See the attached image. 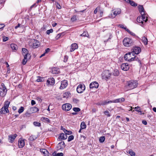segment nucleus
I'll use <instances>...</instances> for the list:
<instances>
[{
	"instance_id": "61",
	"label": "nucleus",
	"mask_w": 156,
	"mask_h": 156,
	"mask_svg": "<svg viewBox=\"0 0 156 156\" xmlns=\"http://www.w3.org/2000/svg\"><path fill=\"white\" fill-rule=\"evenodd\" d=\"M57 154L56 151H55L52 153V155L53 156H57Z\"/></svg>"
},
{
	"instance_id": "60",
	"label": "nucleus",
	"mask_w": 156,
	"mask_h": 156,
	"mask_svg": "<svg viewBox=\"0 0 156 156\" xmlns=\"http://www.w3.org/2000/svg\"><path fill=\"white\" fill-rule=\"evenodd\" d=\"M142 123L145 125H146L147 124V122L146 121L143 120L142 121Z\"/></svg>"
},
{
	"instance_id": "5",
	"label": "nucleus",
	"mask_w": 156,
	"mask_h": 156,
	"mask_svg": "<svg viewBox=\"0 0 156 156\" xmlns=\"http://www.w3.org/2000/svg\"><path fill=\"white\" fill-rule=\"evenodd\" d=\"M111 75V73L108 70H105L102 74V78L103 79L107 80L109 79Z\"/></svg>"
},
{
	"instance_id": "53",
	"label": "nucleus",
	"mask_w": 156,
	"mask_h": 156,
	"mask_svg": "<svg viewBox=\"0 0 156 156\" xmlns=\"http://www.w3.org/2000/svg\"><path fill=\"white\" fill-rule=\"evenodd\" d=\"M35 104H36V102H35V101H34V100H31V105H32L33 106Z\"/></svg>"
},
{
	"instance_id": "62",
	"label": "nucleus",
	"mask_w": 156,
	"mask_h": 156,
	"mask_svg": "<svg viewBox=\"0 0 156 156\" xmlns=\"http://www.w3.org/2000/svg\"><path fill=\"white\" fill-rule=\"evenodd\" d=\"M98 11V7L96 8L94 10V14H96Z\"/></svg>"
},
{
	"instance_id": "49",
	"label": "nucleus",
	"mask_w": 156,
	"mask_h": 156,
	"mask_svg": "<svg viewBox=\"0 0 156 156\" xmlns=\"http://www.w3.org/2000/svg\"><path fill=\"white\" fill-rule=\"evenodd\" d=\"M8 39H9V38L7 37H3V41L4 42L7 41V40H8Z\"/></svg>"
},
{
	"instance_id": "57",
	"label": "nucleus",
	"mask_w": 156,
	"mask_h": 156,
	"mask_svg": "<svg viewBox=\"0 0 156 156\" xmlns=\"http://www.w3.org/2000/svg\"><path fill=\"white\" fill-rule=\"evenodd\" d=\"M50 51V49L49 48H47L45 50V53H48Z\"/></svg>"
},
{
	"instance_id": "39",
	"label": "nucleus",
	"mask_w": 156,
	"mask_h": 156,
	"mask_svg": "<svg viewBox=\"0 0 156 156\" xmlns=\"http://www.w3.org/2000/svg\"><path fill=\"white\" fill-rule=\"evenodd\" d=\"M135 110L137 112H141V109L140 107L137 106L136 107L134 108Z\"/></svg>"
},
{
	"instance_id": "14",
	"label": "nucleus",
	"mask_w": 156,
	"mask_h": 156,
	"mask_svg": "<svg viewBox=\"0 0 156 156\" xmlns=\"http://www.w3.org/2000/svg\"><path fill=\"white\" fill-rule=\"evenodd\" d=\"M17 136V135L16 134H12L8 136V140L9 142L12 143L14 140L15 138Z\"/></svg>"
},
{
	"instance_id": "16",
	"label": "nucleus",
	"mask_w": 156,
	"mask_h": 156,
	"mask_svg": "<svg viewBox=\"0 0 156 156\" xmlns=\"http://www.w3.org/2000/svg\"><path fill=\"white\" fill-rule=\"evenodd\" d=\"M120 98L117 99L113 101H105L104 103H103L102 105H105L111 103H117L120 102Z\"/></svg>"
},
{
	"instance_id": "50",
	"label": "nucleus",
	"mask_w": 156,
	"mask_h": 156,
	"mask_svg": "<svg viewBox=\"0 0 156 156\" xmlns=\"http://www.w3.org/2000/svg\"><path fill=\"white\" fill-rule=\"evenodd\" d=\"M119 26L120 27L122 28L125 29H126V26H125L124 25H122V24H120L119 25Z\"/></svg>"
},
{
	"instance_id": "17",
	"label": "nucleus",
	"mask_w": 156,
	"mask_h": 156,
	"mask_svg": "<svg viewBox=\"0 0 156 156\" xmlns=\"http://www.w3.org/2000/svg\"><path fill=\"white\" fill-rule=\"evenodd\" d=\"M65 145L64 141H61L59 143L57 146L58 150H60L63 149L65 147Z\"/></svg>"
},
{
	"instance_id": "1",
	"label": "nucleus",
	"mask_w": 156,
	"mask_h": 156,
	"mask_svg": "<svg viewBox=\"0 0 156 156\" xmlns=\"http://www.w3.org/2000/svg\"><path fill=\"white\" fill-rule=\"evenodd\" d=\"M134 56V55L132 52H129L125 55L124 58L126 61L129 62L133 61H137L141 65V61L136 56L133 57Z\"/></svg>"
},
{
	"instance_id": "38",
	"label": "nucleus",
	"mask_w": 156,
	"mask_h": 156,
	"mask_svg": "<svg viewBox=\"0 0 156 156\" xmlns=\"http://www.w3.org/2000/svg\"><path fill=\"white\" fill-rule=\"evenodd\" d=\"M105 138L104 136H101L100 138L99 141L100 143H103L104 142Z\"/></svg>"
},
{
	"instance_id": "41",
	"label": "nucleus",
	"mask_w": 156,
	"mask_h": 156,
	"mask_svg": "<svg viewBox=\"0 0 156 156\" xmlns=\"http://www.w3.org/2000/svg\"><path fill=\"white\" fill-rule=\"evenodd\" d=\"M24 111V108L23 107H21L20 108L18 111V112L20 114L23 112Z\"/></svg>"
},
{
	"instance_id": "35",
	"label": "nucleus",
	"mask_w": 156,
	"mask_h": 156,
	"mask_svg": "<svg viewBox=\"0 0 156 156\" xmlns=\"http://www.w3.org/2000/svg\"><path fill=\"white\" fill-rule=\"evenodd\" d=\"M142 17H143V20H144V22L145 23L146 22L147 20V16H146V14H144V15H142Z\"/></svg>"
},
{
	"instance_id": "2",
	"label": "nucleus",
	"mask_w": 156,
	"mask_h": 156,
	"mask_svg": "<svg viewBox=\"0 0 156 156\" xmlns=\"http://www.w3.org/2000/svg\"><path fill=\"white\" fill-rule=\"evenodd\" d=\"M29 44L31 48H34L38 47L40 44L39 42L37 40L34 39L30 40Z\"/></svg>"
},
{
	"instance_id": "15",
	"label": "nucleus",
	"mask_w": 156,
	"mask_h": 156,
	"mask_svg": "<svg viewBox=\"0 0 156 156\" xmlns=\"http://www.w3.org/2000/svg\"><path fill=\"white\" fill-rule=\"evenodd\" d=\"M98 86L99 84L96 81L93 82L90 84V88H98Z\"/></svg>"
},
{
	"instance_id": "43",
	"label": "nucleus",
	"mask_w": 156,
	"mask_h": 156,
	"mask_svg": "<svg viewBox=\"0 0 156 156\" xmlns=\"http://www.w3.org/2000/svg\"><path fill=\"white\" fill-rule=\"evenodd\" d=\"M33 124L35 126H41V123L39 122H33Z\"/></svg>"
},
{
	"instance_id": "33",
	"label": "nucleus",
	"mask_w": 156,
	"mask_h": 156,
	"mask_svg": "<svg viewBox=\"0 0 156 156\" xmlns=\"http://www.w3.org/2000/svg\"><path fill=\"white\" fill-rule=\"evenodd\" d=\"M10 104V102L9 101H6L5 102L4 105L3 107L5 108L7 110L8 109V108Z\"/></svg>"
},
{
	"instance_id": "19",
	"label": "nucleus",
	"mask_w": 156,
	"mask_h": 156,
	"mask_svg": "<svg viewBox=\"0 0 156 156\" xmlns=\"http://www.w3.org/2000/svg\"><path fill=\"white\" fill-rule=\"evenodd\" d=\"M47 82L50 85H53L55 83L54 79L53 78H50L47 80Z\"/></svg>"
},
{
	"instance_id": "27",
	"label": "nucleus",
	"mask_w": 156,
	"mask_h": 156,
	"mask_svg": "<svg viewBox=\"0 0 156 156\" xmlns=\"http://www.w3.org/2000/svg\"><path fill=\"white\" fill-rule=\"evenodd\" d=\"M22 52L24 56H26L27 54H29L28 50L24 48L22 49Z\"/></svg>"
},
{
	"instance_id": "36",
	"label": "nucleus",
	"mask_w": 156,
	"mask_h": 156,
	"mask_svg": "<svg viewBox=\"0 0 156 156\" xmlns=\"http://www.w3.org/2000/svg\"><path fill=\"white\" fill-rule=\"evenodd\" d=\"M80 126L81 129H83L86 128V125L84 122H82L81 123Z\"/></svg>"
},
{
	"instance_id": "26",
	"label": "nucleus",
	"mask_w": 156,
	"mask_h": 156,
	"mask_svg": "<svg viewBox=\"0 0 156 156\" xmlns=\"http://www.w3.org/2000/svg\"><path fill=\"white\" fill-rule=\"evenodd\" d=\"M52 73L53 74H58L59 73V69L57 68H53L52 69Z\"/></svg>"
},
{
	"instance_id": "44",
	"label": "nucleus",
	"mask_w": 156,
	"mask_h": 156,
	"mask_svg": "<svg viewBox=\"0 0 156 156\" xmlns=\"http://www.w3.org/2000/svg\"><path fill=\"white\" fill-rule=\"evenodd\" d=\"M73 110L75 112H79L80 111V109L79 108H74Z\"/></svg>"
},
{
	"instance_id": "18",
	"label": "nucleus",
	"mask_w": 156,
	"mask_h": 156,
	"mask_svg": "<svg viewBox=\"0 0 156 156\" xmlns=\"http://www.w3.org/2000/svg\"><path fill=\"white\" fill-rule=\"evenodd\" d=\"M139 11L141 15H144L145 14V10H144L143 6L142 5H139L138 6Z\"/></svg>"
},
{
	"instance_id": "6",
	"label": "nucleus",
	"mask_w": 156,
	"mask_h": 156,
	"mask_svg": "<svg viewBox=\"0 0 156 156\" xmlns=\"http://www.w3.org/2000/svg\"><path fill=\"white\" fill-rule=\"evenodd\" d=\"M1 87L0 88V95L2 97H4L6 94L7 90L3 83H2Z\"/></svg>"
},
{
	"instance_id": "37",
	"label": "nucleus",
	"mask_w": 156,
	"mask_h": 156,
	"mask_svg": "<svg viewBox=\"0 0 156 156\" xmlns=\"http://www.w3.org/2000/svg\"><path fill=\"white\" fill-rule=\"evenodd\" d=\"M80 36L88 37L89 36V34L87 32L84 31L82 34H80Z\"/></svg>"
},
{
	"instance_id": "42",
	"label": "nucleus",
	"mask_w": 156,
	"mask_h": 156,
	"mask_svg": "<svg viewBox=\"0 0 156 156\" xmlns=\"http://www.w3.org/2000/svg\"><path fill=\"white\" fill-rule=\"evenodd\" d=\"M74 139V136L73 135H70L69 136L68 138V142L70 141L73 140Z\"/></svg>"
},
{
	"instance_id": "51",
	"label": "nucleus",
	"mask_w": 156,
	"mask_h": 156,
	"mask_svg": "<svg viewBox=\"0 0 156 156\" xmlns=\"http://www.w3.org/2000/svg\"><path fill=\"white\" fill-rule=\"evenodd\" d=\"M68 59V56H65L64 57V62H67Z\"/></svg>"
},
{
	"instance_id": "55",
	"label": "nucleus",
	"mask_w": 156,
	"mask_h": 156,
	"mask_svg": "<svg viewBox=\"0 0 156 156\" xmlns=\"http://www.w3.org/2000/svg\"><path fill=\"white\" fill-rule=\"evenodd\" d=\"M39 78L36 81L37 82H40L42 81V79L40 77H38Z\"/></svg>"
},
{
	"instance_id": "8",
	"label": "nucleus",
	"mask_w": 156,
	"mask_h": 156,
	"mask_svg": "<svg viewBox=\"0 0 156 156\" xmlns=\"http://www.w3.org/2000/svg\"><path fill=\"white\" fill-rule=\"evenodd\" d=\"M85 89V86L84 84H79L77 87L76 90L79 93H83Z\"/></svg>"
},
{
	"instance_id": "58",
	"label": "nucleus",
	"mask_w": 156,
	"mask_h": 156,
	"mask_svg": "<svg viewBox=\"0 0 156 156\" xmlns=\"http://www.w3.org/2000/svg\"><path fill=\"white\" fill-rule=\"evenodd\" d=\"M66 135L67 134L68 135H70L72 133V132L71 131H67V132H66Z\"/></svg>"
},
{
	"instance_id": "31",
	"label": "nucleus",
	"mask_w": 156,
	"mask_h": 156,
	"mask_svg": "<svg viewBox=\"0 0 156 156\" xmlns=\"http://www.w3.org/2000/svg\"><path fill=\"white\" fill-rule=\"evenodd\" d=\"M119 72L118 69H115L114 70L113 73V75L115 76H117L119 75Z\"/></svg>"
},
{
	"instance_id": "32",
	"label": "nucleus",
	"mask_w": 156,
	"mask_h": 156,
	"mask_svg": "<svg viewBox=\"0 0 156 156\" xmlns=\"http://www.w3.org/2000/svg\"><path fill=\"white\" fill-rule=\"evenodd\" d=\"M78 17L76 15H74L72 16L71 18V20L73 22H74L76 20H77Z\"/></svg>"
},
{
	"instance_id": "34",
	"label": "nucleus",
	"mask_w": 156,
	"mask_h": 156,
	"mask_svg": "<svg viewBox=\"0 0 156 156\" xmlns=\"http://www.w3.org/2000/svg\"><path fill=\"white\" fill-rule=\"evenodd\" d=\"M142 40L145 45H146L147 44V39L146 37H142Z\"/></svg>"
},
{
	"instance_id": "63",
	"label": "nucleus",
	"mask_w": 156,
	"mask_h": 156,
	"mask_svg": "<svg viewBox=\"0 0 156 156\" xmlns=\"http://www.w3.org/2000/svg\"><path fill=\"white\" fill-rule=\"evenodd\" d=\"M6 0H0V4L4 3Z\"/></svg>"
},
{
	"instance_id": "4",
	"label": "nucleus",
	"mask_w": 156,
	"mask_h": 156,
	"mask_svg": "<svg viewBox=\"0 0 156 156\" xmlns=\"http://www.w3.org/2000/svg\"><path fill=\"white\" fill-rule=\"evenodd\" d=\"M123 43L126 46L129 47L132 45L133 43V41L131 39L125 38L123 41Z\"/></svg>"
},
{
	"instance_id": "21",
	"label": "nucleus",
	"mask_w": 156,
	"mask_h": 156,
	"mask_svg": "<svg viewBox=\"0 0 156 156\" xmlns=\"http://www.w3.org/2000/svg\"><path fill=\"white\" fill-rule=\"evenodd\" d=\"M67 136L66 134H65L64 133H61L60 134V136L58 137V139L60 140H65L67 139Z\"/></svg>"
},
{
	"instance_id": "25",
	"label": "nucleus",
	"mask_w": 156,
	"mask_h": 156,
	"mask_svg": "<svg viewBox=\"0 0 156 156\" xmlns=\"http://www.w3.org/2000/svg\"><path fill=\"white\" fill-rule=\"evenodd\" d=\"M9 112V110H7L5 108L3 107L0 109V113L1 114H5Z\"/></svg>"
},
{
	"instance_id": "52",
	"label": "nucleus",
	"mask_w": 156,
	"mask_h": 156,
	"mask_svg": "<svg viewBox=\"0 0 156 156\" xmlns=\"http://www.w3.org/2000/svg\"><path fill=\"white\" fill-rule=\"evenodd\" d=\"M112 36L111 35H110L109 36V38H108V39L106 40V41H104V42H106L108 41H109L112 38Z\"/></svg>"
},
{
	"instance_id": "48",
	"label": "nucleus",
	"mask_w": 156,
	"mask_h": 156,
	"mask_svg": "<svg viewBox=\"0 0 156 156\" xmlns=\"http://www.w3.org/2000/svg\"><path fill=\"white\" fill-rule=\"evenodd\" d=\"M53 31V30L52 29H50L46 31V33L48 34H49L50 33H52Z\"/></svg>"
},
{
	"instance_id": "29",
	"label": "nucleus",
	"mask_w": 156,
	"mask_h": 156,
	"mask_svg": "<svg viewBox=\"0 0 156 156\" xmlns=\"http://www.w3.org/2000/svg\"><path fill=\"white\" fill-rule=\"evenodd\" d=\"M37 138V137L34 135L31 136L29 138V140L30 141H33L36 140Z\"/></svg>"
},
{
	"instance_id": "47",
	"label": "nucleus",
	"mask_w": 156,
	"mask_h": 156,
	"mask_svg": "<svg viewBox=\"0 0 156 156\" xmlns=\"http://www.w3.org/2000/svg\"><path fill=\"white\" fill-rule=\"evenodd\" d=\"M42 118L45 120V121H46L48 123H50V120L48 118H46L45 117H42Z\"/></svg>"
},
{
	"instance_id": "46",
	"label": "nucleus",
	"mask_w": 156,
	"mask_h": 156,
	"mask_svg": "<svg viewBox=\"0 0 156 156\" xmlns=\"http://www.w3.org/2000/svg\"><path fill=\"white\" fill-rule=\"evenodd\" d=\"M55 5H56V7L58 9H61L62 8L61 6L59 4H58L57 2H56L55 3Z\"/></svg>"
},
{
	"instance_id": "13",
	"label": "nucleus",
	"mask_w": 156,
	"mask_h": 156,
	"mask_svg": "<svg viewBox=\"0 0 156 156\" xmlns=\"http://www.w3.org/2000/svg\"><path fill=\"white\" fill-rule=\"evenodd\" d=\"M39 111V109L37 107H33L30 108L28 110L30 113H33Z\"/></svg>"
},
{
	"instance_id": "56",
	"label": "nucleus",
	"mask_w": 156,
	"mask_h": 156,
	"mask_svg": "<svg viewBox=\"0 0 156 156\" xmlns=\"http://www.w3.org/2000/svg\"><path fill=\"white\" fill-rule=\"evenodd\" d=\"M36 99L40 102H41L42 101L41 99L39 97H37L36 98Z\"/></svg>"
},
{
	"instance_id": "11",
	"label": "nucleus",
	"mask_w": 156,
	"mask_h": 156,
	"mask_svg": "<svg viewBox=\"0 0 156 156\" xmlns=\"http://www.w3.org/2000/svg\"><path fill=\"white\" fill-rule=\"evenodd\" d=\"M121 69L124 71L128 70L129 68V66L127 63H123L121 66Z\"/></svg>"
},
{
	"instance_id": "22",
	"label": "nucleus",
	"mask_w": 156,
	"mask_h": 156,
	"mask_svg": "<svg viewBox=\"0 0 156 156\" xmlns=\"http://www.w3.org/2000/svg\"><path fill=\"white\" fill-rule=\"evenodd\" d=\"M25 145V142L24 140L20 139L19 140L18 145L20 148H22Z\"/></svg>"
},
{
	"instance_id": "64",
	"label": "nucleus",
	"mask_w": 156,
	"mask_h": 156,
	"mask_svg": "<svg viewBox=\"0 0 156 156\" xmlns=\"http://www.w3.org/2000/svg\"><path fill=\"white\" fill-rule=\"evenodd\" d=\"M125 99L124 98H120V101H121V102H123L125 101Z\"/></svg>"
},
{
	"instance_id": "24",
	"label": "nucleus",
	"mask_w": 156,
	"mask_h": 156,
	"mask_svg": "<svg viewBox=\"0 0 156 156\" xmlns=\"http://www.w3.org/2000/svg\"><path fill=\"white\" fill-rule=\"evenodd\" d=\"M143 17H142L141 16H138L137 19V22L138 23H141V24H140L141 26H142L143 25L144 20H143Z\"/></svg>"
},
{
	"instance_id": "28",
	"label": "nucleus",
	"mask_w": 156,
	"mask_h": 156,
	"mask_svg": "<svg viewBox=\"0 0 156 156\" xmlns=\"http://www.w3.org/2000/svg\"><path fill=\"white\" fill-rule=\"evenodd\" d=\"M132 6H137V4L135 3L134 1L128 0V2Z\"/></svg>"
},
{
	"instance_id": "12",
	"label": "nucleus",
	"mask_w": 156,
	"mask_h": 156,
	"mask_svg": "<svg viewBox=\"0 0 156 156\" xmlns=\"http://www.w3.org/2000/svg\"><path fill=\"white\" fill-rule=\"evenodd\" d=\"M68 84V81L67 80H64L61 82V84L60 87V89H63L66 88Z\"/></svg>"
},
{
	"instance_id": "3",
	"label": "nucleus",
	"mask_w": 156,
	"mask_h": 156,
	"mask_svg": "<svg viewBox=\"0 0 156 156\" xmlns=\"http://www.w3.org/2000/svg\"><path fill=\"white\" fill-rule=\"evenodd\" d=\"M121 12V9L119 8L114 9L112 10V13L110 14L108 17L110 18H114L116 16L120 14Z\"/></svg>"
},
{
	"instance_id": "7",
	"label": "nucleus",
	"mask_w": 156,
	"mask_h": 156,
	"mask_svg": "<svg viewBox=\"0 0 156 156\" xmlns=\"http://www.w3.org/2000/svg\"><path fill=\"white\" fill-rule=\"evenodd\" d=\"M138 83L136 81H130L128 82L127 85L131 89L136 87L137 86Z\"/></svg>"
},
{
	"instance_id": "40",
	"label": "nucleus",
	"mask_w": 156,
	"mask_h": 156,
	"mask_svg": "<svg viewBox=\"0 0 156 156\" xmlns=\"http://www.w3.org/2000/svg\"><path fill=\"white\" fill-rule=\"evenodd\" d=\"M128 153L131 156H134L135 155V153L133 151H129Z\"/></svg>"
},
{
	"instance_id": "45",
	"label": "nucleus",
	"mask_w": 156,
	"mask_h": 156,
	"mask_svg": "<svg viewBox=\"0 0 156 156\" xmlns=\"http://www.w3.org/2000/svg\"><path fill=\"white\" fill-rule=\"evenodd\" d=\"M104 113L105 115L107 116V117H109L111 116V115L108 111H105L104 112Z\"/></svg>"
},
{
	"instance_id": "30",
	"label": "nucleus",
	"mask_w": 156,
	"mask_h": 156,
	"mask_svg": "<svg viewBox=\"0 0 156 156\" xmlns=\"http://www.w3.org/2000/svg\"><path fill=\"white\" fill-rule=\"evenodd\" d=\"M10 47L12 50H16L17 48V46L14 44H10Z\"/></svg>"
},
{
	"instance_id": "59",
	"label": "nucleus",
	"mask_w": 156,
	"mask_h": 156,
	"mask_svg": "<svg viewBox=\"0 0 156 156\" xmlns=\"http://www.w3.org/2000/svg\"><path fill=\"white\" fill-rule=\"evenodd\" d=\"M5 26L4 24H0V29L3 28Z\"/></svg>"
},
{
	"instance_id": "20",
	"label": "nucleus",
	"mask_w": 156,
	"mask_h": 156,
	"mask_svg": "<svg viewBox=\"0 0 156 156\" xmlns=\"http://www.w3.org/2000/svg\"><path fill=\"white\" fill-rule=\"evenodd\" d=\"M71 47L70 51L71 52L73 51L76 49H77L78 47L76 43H73L71 44Z\"/></svg>"
},
{
	"instance_id": "54",
	"label": "nucleus",
	"mask_w": 156,
	"mask_h": 156,
	"mask_svg": "<svg viewBox=\"0 0 156 156\" xmlns=\"http://www.w3.org/2000/svg\"><path fill=\"white\" fill-rule=\"evenodd\" d=\"M63 154L61 152L57 154V156H63Z\"/></svg>"
},
{
	"instance_id": "10",
	"label": "nucleus",
	"mask_w": 156,
	"mask_h": 156,
	"mask_svg": "<svg viewBox=\"0 0 156 156\" xmlns=\"http://www.w3.org/2000/svg\"><path fill=\"white\" fill-rule=\"evenodd\" d=\"M141 48L139 47H135L133 48L131 50V51L133 54H138L141 52Z\"/></svg>"
},
{
	"instance_id": "23",
	"label": "nucleus",
	"mask_w": 156,
	"mask_h": 156,
	"mask_svg": "<svg viewBox=\"0 0 156 156\" xmlns=\"http://www.w3.org/2000/svg\"><path fill=\"white\" fill-rule=\"evenodd\" d=\"M30 54H27L26 56H24V58L23 59L22 62V64L23 65H25L26 64L27 62V58H30Z\"/></svg>"
},
{
	"instance_id": "9",
	"label": "nucleus",
	"mask_w": 156,
	"mask_h": 156,
	"mask_svg": "<svg viewBox=\"0 0 156 156\" xmlns=\"http://www.w3.org/2000/svg\"><path fill=\"white\" fill-rule=\"evenodd\" d=\"M72 106L70 104L66 103L63 105L62 106V109L66 111H69L72 108Z\"/></svg>"
}]
</instances>
